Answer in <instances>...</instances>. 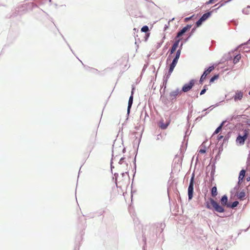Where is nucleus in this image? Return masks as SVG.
Wrapping results in <instances>:
<instances>
[{"instance_id":"nucleus-16","label":"nucleus","mask_w":250,"mask_h":250,"mask_svg":"<svg viewBox=\"0 0 250 250\" xmlns=\"http://www.w3.org/2000/svg\"><path fill=\"white\" fill-rule=\"evenodd\" d=\"M118 62L119 64H125V66H126V63L128 62V59L126 58H123L118 60Z\"/></svg>"},{"instance_id":"nucleus-21","label":"nucleus","mask_w":250,"mask_h":250,"mask_svg":"<svg viewBox=\"0 0 250 250\" xmlns=\"http://www.w3.org/2000/svg\"><path fill=\"white\" fill-rule=\"evenodd\" d=\"M223 123H222L221 125L216 128V129L214 132L213 134H215L218 133L220 131V130H221V129L222 128V126H223Z\"/></svg>"},{"instance_id":"nucleus-27","label":"nucleus","mask_w":250,"mask_h":250,"mask_svg":"<svg viewBox=\"0 0 250 250\" xmlns=\"http://www.w3.org/2000/svg\"><path fill=\"white\" fill-rule=\"evenodd\" d=\"M217 0H209L206 3L207 4H209L210 3H213L217 1Z\"/></svg>"},{"instance_id":"nucleus-9","label":"nucleus","mask_w":250,"mask_h":250,"mask_svg":"<svg viewBox=\"0 0 250 250\" xmlns=\"http://www.w3.org/2000/svg\"><path fill=\"white\" fill-rule=\"evenodd\" d=\"M133 90L134 88L132 89L131 91V96L129 97L128 103V107H127V112L129 113L130 108L133 104Z\"/></svg>"},{"instance_id":"nucleus-11","label":"nucleus","mask_w":250,"mask_h":250,"mask_svg":"<svg viewBox=\"0 0 250 250\" xmlns=\"http://www.w3.org/2000/svg\"><path fill=\"white\" fill-rule=\"evenodd\" d=\"M180 40H181V39H179L178 40H176L175 42L173 44L171 49L170 50V54H173L176 51V49L178 47L179 43Z\"/></svg>"},{"instance_id":"nucleus-19","label":"nucleus","mask_w":250,"mask_h":250,"mask_svg":"<svg viewBox=\"0 0 250 250\" xmlns=\"http://www.w3.org/2000/svg\"><path fill=\"white\" fill-rule=\"evenodd\" d=\"M181 54V49H179L177 51L176 56L173 59V61H175V62H178V60L179 59L180 56Z\"/></svg>"},{"instance_id":"nucleus-7","label":"nucleus","mask_w":250,"mask_h":250,"mask_svg":"<svg viewBox=\"0 0 250 250\" xmlns=\"http://www.w3.org/2000/svg\"><path fill=\"white\" fill-rule=\"evenodd\" d=\"M191 28V26L188 25L186 26L183 28V29L180 31L176 36V38H179L180 37H181L186 32H187L188 30H189Z\"/></svg>"},{"instance_id":"nucleus-36","label":"nucleus","mask_w":250,"mask_h":250,"mask_svg":"<svg viewBox=\"0 0 250 250\" xmlns=\"http://www.w3.org/2000/svg\"><path fill=\"white\" fill-rule=\"evenodd\" d=\"M223 138V136H220V137H219V139H221V138Z\"/></svg>"},{"instance_id":"nucleus-23","label":"nucleus","mask_w":250,"mask_h":250,"mask_svg":"<svg viewBox=\"0 0 250 250\" xmlns=\"http://www.w3.org/2000/svg\"><path fill=\"white\" fill-rule=\"evenodd\" d=\"M219 77V76L218 75H214V76H213L210 79V81H209V83H212L213 82H214V81L216 80H217Z\"/></svg>"},{"instance_id":"nucleus-1","label":"nucleus","mask_w":250,"mask_h":250,"mask_svg":"<svg viewBox=\"0 0 250 250\" xmlns=\"http://www.w3.org/2000/svg\"><path fill=\"white\" fill-rule=\"evenodd\" d=\"M243 135L239 134L236 138V142L240 145H243L245 144L246 140L248 139L249 135V129H243L242 130Z\"/></svg>"},{"instance_id":"nucleus-31","label":"nucleus","mask_w":250,"mask_h":250,"mask_svg":"<svg viewBox=\"0 0 250 250\" xmlns=\"http://www.w3.org/2000/svg\"><path fill=\"white\" fill-rule=\"evenodd\" d=\"M249 9H250V6H248L246 9H244V10H243L244 13L247 14L248 13H247V11Z\"/></svg>"},{"instance_id":"nucleus-18","label":"nucleus","mask_w":250,"mask_h":250,"mask_svg":"<svg viewBox=\"0 0 250 250\" xmlns=\"http://www.w3.org/2000/svg\"><path fill=\"white\" fill-rule=\"evenodd\" d=\"M217 189L216 187H213L211 191V196L212 197H215L217 195Z\"/></svg>"},{"instance_id":"nucleus-10","label":"nucleus","mask_w":250,"mask_h":250,"mask_svg":"<svg viewBox=\"0 0 250 250\" xmlns=\"http://www.w3.org/2000/svg\"><path fill=\"white\" fill-rule=\"evenodd\" d=\"M177 63V62H175V61L173 60L172 63L170 64L169 69L168 70V74L167 76V78H168L171 75V73L173 71L174 68L175 67V66L176 65Z\"/></svg>"},{"instance_id":"nucleus-30","label":"nucleus","mask_w":250,"mask_h":250,"mask_svg":"<svg viewBox=\"0 0 250 250\" xmlns=\"http://www.w3.org/2000/svg\"><path fill=\"white\" fill-rule=\"evenodd\" d=\"M246 123L249 126H250V119H247L246 121Z\"/></svg>"},{"instance_id":"nucleus-6","label":"nucleus","mask_w":250,"mask_h":250,"mask_svg":"<svg viewBox=\"0 0 250 250\" xmlns=\"http://www.w3.org/2000/svg\"><path fill=\"white\" fill-rule=\"evenodd\" d=\"M243 91L241 90H236L235 92L234 95L233 97V98L235 102L241 101L243 97Z\"/></svg>"},{"instance_id":"nucleus-28","label":"nucleus","mask_w":250,"mask_h":250,"mask_svg":"<svg viewBox=\"0 0 250 250\" xmlns=\"http://www.w3.org/2000/svg\"><path fill=\"white\" fill-rule=\"evenodd\" d=\"M207 89H208V88H204L203 90H202V91L200 92V95H202L204 94L206 92V91H207Z\"/></svg>"},{"instance_id":"nucleus-26","label":"nucleus","mask_w":250,"mask_h":250,"mask_svg":"<svg viewBox=\"0 0 250 250\" xmlns=\"http://www.w3.org/2000/svg\"><path fill=\"white\" fill-rule=\"evenodd\" d=\"M124 158H121L119 161V164L121 165H123L125 162Z\"/></svg>"},{"instance_id":"nucleus-32","label":"nucleus","mask_w":250,"mask_h":250,"mask_svg":"<svg viewBox=\"0 0 250 250\" xmlns=\"http://www.w3.org/2000/svg\"><path fill=\"white\" fill-rule=\"evenodd\" d=\"M206 207L208 208L211 209V207L208 203H207Z\"/></svg>"},{"instance_id":"nucleus-5","label":"nucleus","mask_w":250,"mask_h":250,"mask_svg":"<svg viewBox=\"0 0 250 250\" xmlns=\"http://www.w3.org/2000/svg\"><path fill=\"white\" fill-rule=\"evenodd\" d=\"M195 81L194 80H191L190 81L189 83H186L184 85L182 88V91L184 92H187L189 91L194 85Z\"/></svg>"},{"instance_id":"nucleus-34","label":"nucleus","mask_w":250,"mask_h":250,"mask_svg":"<svg viewBox=\"0 0 250 250\" xmlns=\"http://www.w3.org/2000/svg\"><path fill=\"white\" fill-rule=\"evenodd\" d=\"M247 181H250V177H248L247 178Z\"/></svg>"},{"instance_id":"nucleus-12","label":"nucleus","mask_w":250,"mask_h":250,"mask_svg":"<svg viewBox=\"0 0 250 250\" xmlns=\"http://www.w3.org/2000/svg\"><path fill=\"white\" fill-rule=\"evenodd\" d=\"M236 196L238 199L240 200H244L245 199L246 197V193L244 190H243L242 191L237 192L236 193Z\"/></svg>"},{"instance_id":"nucleus-35","label":"nucleus","mask_w":250,"mask_h":250,"mask_svg":"<svg viewBox=\"0 0 250 250\" xmlns=\"http://www.w3.org/2000/svg\"><path fill=\"white\" fill-rule=\"evenodd\" d=\"M204 88H207V85H205V86H204Z\"/></svg>"},{"instance_id":"nucleus-2","label":"nucleus","mask_w":250,"mask_h":250,"mask_svg":"<svg viewBox=\"0 0 250 250\" xmlns=\"http://www.w3.org/2000/svg\"><path fill=\"white\" fill-rule=\"evenodd\" d=\"M194 180V174H193L190 179L189 185L188 188V196L189 200H191L193 197Z\"/></svg>"},{"instance_id":"nucleus-13","label":"nucleus","mask_w":250,"mask_h":250,"mask_svg":"<svg viewBox=\"0 0 250 250\" xmlns=\"http://www.w3.org/2000/svg\"><path fill=\"white\" fill-rule=\"evenodd\" d=\"M221 203L223 206H226L228 207V205L229 204L228 202V197L226 195L222 196L221 199Z\"/></svg>"},{"instance_id":"nucleus-29","label":"nucleus","mask_w":250,"mask_h":250,"mask_svg":"<svg viewBox=\"0 0 250 250\" xmlns=\"http://www.w3.org/2000/svg\"><path fill=\"white\" fill-rule=\"evenodd\" d=\"M199 152L201 154H204L206 152V150L205 149H200Z\"/></svg>"},{"instance_id":"nucleus-17","label":"nucleus","mask_w":250,"mask_h":250,"mask_svg":"<svg viewBox=\"0 0 250 250\" xmlns=\"http://www.w3.org/2000/svg\"><path fill=\"white\" fill-rule=\"evenodd\" d=\"M211 15V12H208L204 14L200 18L202 20L206 21L208 18H209Z\"/></svg>"},{"instance_id":"nucleus-20","label":"nucleus","mask_w":250,"mask_h":250,"mask_svg":"<svg viewBox=\"0 0 250 250\" xmlns=\"http://www.w3.org/2000/svg\"><path fill=\"white\" fill-rule=\"evenodd\" d=\"M239 204V202L238 201H234L233 202L232 204H229L228 205V208H234L235 207H237Z\"/></svg>"},{"instance_id":"nucleus-37","label":"nucleus","mask_w":250,"mask_h":250,"mask_svg":"<svg viewBox=\"0 0 250 250\" xmlns=\"http://www.w3.org/2000/svg\"><path fill=\"white\" fill-rule=\"evenodd\" d=\"M249 94L250 95V91L249 92Z\"/></svg>"},{"instance_id":"nucleus-4","label":"nucleus","mask_w":250,"mask_h":250,"mask_svg":"<svg viewBox=\"0 0 250 250\" xmlns=\"http://www.w3.org/2000/svg\"><path fill=\"white\" fill-rule=\"evenodd\" d=\"M214 67L213 66H211L209 67L207 70H206L201 77V78L200 79V82L201 83H202V82L205 80L207 76L209 75L210 73L214 70Z\"/></svg>"},{"instance_id":"nucleus-24","label":"nucleus","mask_w":250,"mask_h":250,"mask_svg":"<svg viewBox=\"0 0 250 250\" xmlns=\"http://www.w3.org/2000/svg\"><path fill=\"white\" fill-rule=\"evenodd\" d=\"M148 30H149L148 27L146 25L144 26L141 28V31L143 32H147V31H148Z\"/></svg>"},{"instance_id":"nucleus-8","label":"nucleus","mask_w":250,"mask_h":250,"mask_svg":"<svg viewBox=\"0 0 250 250\" xmlns=\"http://www.w3.org/2000/svg\"><path fill=\"white\" fill-rule=\"evenodd\" d=\"M181 91L179 89L171 91L169 94V98L171 100L175 99L176 97L180 93Z\"/></svg>"},{"instance_id":"nucleus-33","label":"nucleus","mask_w":250,"mask_h":250,"mask_svg":"<svg viewBox=\"0 0 250 250\" xmlns=\"http://www.w3.org/2000/svg\"><path fill=\"white\" fill-rule=\"evenodd\" d=\"M125 167H126L125 169L126 170L128 168V164L126 163H125Z\"/></svg>"},{"instance_id":"nucleus-25","label":"nucleus","mask_w":250,"mask_h":250,"mask_svg":"<svg viewBox=\"0 0 250 250\" xmlns=\"http://www.w3.org/2000/svg\"><path fill=\"white\" fill-rule=\"evenodd\" d=\"M204 21L202 20L201 19H200L196 23V26L197 27L200 26L202 22Z\"/></svg>"},{"instance_id":"nucleus-22","label":"nucleus","mask_w":250,"mask_h":250,"mask_svg":"<svg viewBox=\"0 0 250 250\" xmlns=\"http://www.w3.org/2000/svg\"><path fill=\"white\" fill-rule=\"evenodd\" d=\"M240 59H241V56H240V55H236V56L234 57V59H233V62H234V63H237V62L239 61V60H240Z\"/></svg>"},{"instance_id":"nucleus-14","label":"nucleus","mask_w":250,"mask_h":250,"mask_svg":"<svg viewBox=\"0 0 250 250\" xmlns=\"http://www.w3.org/2000/svg\"><path fill=\"white\" fill-rule=\"evenodd\" d=\"M245 173H246L245 170L242 169L240 171L239 175V177H238V179H239L238 183H239L240 182H241L243 180V179H244V178L245 176Z\"/></svg>"},{"instance_id":"nucleus-15","label":"nucleus","mask_w":250,"mask_h":250,"mask_svg":"<svg viewBox=\"0 0 250 250\" xmlns=\"http://www.w3.org/2000/svg\"><path fill=\"white\" fill-rule=\"evenodd\" d=\"M170 121L169 120L166 124H164L163 123V121H161L160 122L159 126L161 129H165L167 127V126H168V125L170 124Z\"/></svg>"},{"instance_id":"nucleus-3","label":"nucleus","mask_w":250,"mask_h":250,"mask_svg":"<svg viewBox=\"0 0 250 250\" xmlns=\"http://www.w3.org/2000/svg\"><path fill=\"white\" fill-rule=\"evenodd\" d=\"M210 202L211 206H212V207L216 211L220 213L224 212V209L223 207L221 206L217 202L214 201L213 199H210Z\"/></svg>"}]
</instances>
